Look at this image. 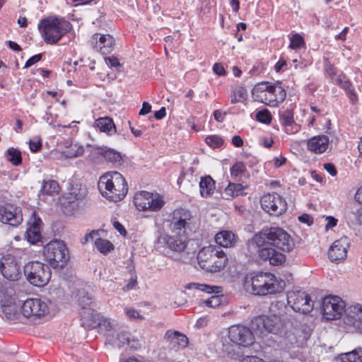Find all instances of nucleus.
<instances>
[{
  "label": "nucleus",
  "instance_id": "nucleus-47",
  "mask_svg": "<svg viewBox=\"0 0 362 362\" xmlns=\"http://www.w3.org/2000/svg\"><path fill=\"white\" fill-rule=\"evenodd\" d=\"M245 170V166L242 162L235 163L230 168V174L237 177Z\"/></svg>",
  "mask_w": 362,
  "mask_h": 362
},
{
  "label": "nucleus",
  "instance_id": "nucleus-28",
  "mask_svg": "<svg viewBox=\"0 0 362 362\" xmlns=\"http://www.w3.org/2000/svg\"><path fill=\"white\" fill-rule=\"evenodd\" d=\"M215 241L221 247H230L235 244L237 238L232 231L222 230L216 235Z\"/></svg>",
  "mask_w": 362,
  "mask_h": 362
},
{
  "label": "nucleus",
  "instance_id": "nucleus-40",
  "mask_svg": "<svg viewBox=\"0 0 362 362\" xmlns=\"http://www.w3.org/2000/svg\"><path fill=\"white\" fill-rule=\"evenodd\" d=\"M59 191V187L57 181H45L41 189V192L49 195L57 194Z\"/></svg>",
  "mask_w": 362,
  "mask_h": 362
},
{
  "label": "nucleus",
  "instance_id": "nucleus-14",
  "mask_svg": "<svg viewBox=\"0 0 362 362\" xmlns=\"http://www.w3.org/2000/svg\"><path fill=\"white\" fill-rule=\"evenodd\" d=\"M228 336L232 343L240 346L248 347L255 341L252 331L240 325L230 326L228 329Z\"/></svg>",
  "mask_w": 362,
  "mask_h": 362
},
{
  "label": "nucleus",
  "instance_id": "nucleus-8",
  "mask_svg": "<svg viewBox=\"0 0 362 362\" xmlns=\"http://www.w3.org/2000/svg\"><path fill=\"white\" fill-rule=\"evenodd\" d=\"M22 315L33 320L48 315L52 310V302L46 298H30L20 305Z\"/></svg>",
  "mask_w": 362,
  "mask_h": 362
},
{
  "label": "nucleus",
  "instance_id": "nucleus-25",
  "mask_svg": "<svg viewBox=\"0 0 362 362\" xmlns=\"http://www.w3.org/2000/svg\"><path fill=\"white\" fill-rule=\"evenodd\" d=\"M33 220L29 228L26 230L25 238L32 243H36L41 239L40 226L42 221L40 218H36L35 212L33 213Z\"/></svg>",
  "mask_w": 362,
  "mask_h": 362
},
{
  "label": "nucleus",
  "instance_id": "nucleus-26",
  "mask_svg": "<svg viewBox=\"0 0 362 362\" xmlns=\"http://www.w3.org/2000/svg\"><path fill=\"white\" fill-rule=\"evenodd\" d=\"M120 337H122L124 340H127V345L131 349H136L140 346V344L137 339L134 337H131V334L129 333L124 332L118 334L115 340L111 337H108L107 341L109 343L114 344L118 348H121L125 345V342L121 341Z\"/></svg>",
  "mask_w": 362,
  "mask_h": 362
},
{
  "label": "nucleus",
  "instance_id": "nucleus-21",
  "mask_svg": "<svg viewBox=\"0 0 362 362\" xmlns=\"http://www.w3.org/2000/svg\"><path fill=\"white\" fill-rule=\"evenodd\" d=\"M164 340L168 347L175 351L185 349L189 344L187 336L180 332L169 329L164 334Z\"/></svg>",
  "mask_w": 362,
  "mask_h": 362
},
{
  "label": "nucleus",
  "instance_id": "nucleus-19",
  "mask_svg": "<svg viewBox=\"0 0 362 362\" xmlns=\"http://www.w3.org/2000/svg\"><path fill=\"white\" fill-rule=\"evenodd\" d=\"M0 271L8 280L17 281L21 275V266L13 256L4 257L0 262Z\"/></svg>",
  "mask_w": 362,
  "mask_h": 362
},
{
  "label": "nucleus",
  "instance_id": "nucleus-9",
  "mask_svg": "<svg viewBox=\"0 0 362 362\" xmlns=\"http://www.w3.org/2000/svg\"><path fill=\"white\" fill-rule=\"evenodd\" d=\"M43 255L54 269H61L69 259L68 249L62 240H54L48 243L43 249Z\"/></svg>",
  "mask_w": 362,
  "mask_h": 362
},
{
  "label": "nucleus",
  "instance_id": "nucleus-49",
  "mask_svg": "<svg viewBox=\"0 0 362 362\" xmlns=\"http://www.w3.org/2000/svg\"><path fill=\"white\" fill-rule=\"evenodd\" d=\"M98 230H92L91 232H90L89 233H87L84 238L81 240V243L83 245H85L88 242H90V241H94L95 240V239L97 238H98Z\"/></svg>",
  "mask_w": 362,
  "mask_h": 362
},
{
  "label": "nucleus",
  "instance_id": "nucleus-17",
  "mask_svg": "<svg viewBox=\"0 0 362 362\" xmlns=\"http://www.w3.org/2000/svg\"><path fill=\"white\" fill-rule=\"evenodd\" d=\"M71 24H39L38 29L46 42L55 43L63 35L71 30Z\"/></svg>",
  "mask_w": 362,
  "mask_h": 362
},
{
  "label": "nucleus",
  "instance_id": "nucleus-36",
  "mask_svg": "<svg viewBox=\"0 0 362 362\" xmlns=\"http://www.w3.org/2000/svg\"><path fill=\"white\" fill-rule=\"evenodd\" d=\"M245 188L246 187L241 184L229 183L225 189V194L227 196V199L241 196L245 194Z\"/></svg>",
  "mask_w": 362,
  "mask_h": 362
},
{
  "label": "nucleus",
  "instance_id": "nucleus-12",
  "mask_svg": "<svg viewBox=\"0 0 362 362\" xmlns=\"http://www.w3.org/2000/svg\"><path fill=\"white\" fill-rule=\"evenodd\" d=\"M323 317L327 320L339 319L343 313L345 314L346 303L337 296H326L322 303Z\"/></svg>",
  "mask_w": 362,
  "mask_h": 362
},
{
  "label": "nucleus",
  "instance_id": "nucleus-58",
  "mask_svg": "<svg viewBox=\"0 0 362 362\" xmlns=\"http://www.w3.org/2000/svg\"><path fill=\"white\" fill-rule=\"evenodd\" d=\"M324 168L332 175L335 176L337 175V170L335 167L332 163H325Z\"/></svg>",
  "mask_w": 362,
  "mask_h": 362
},
{
  "label": "nucleus",
  "instance_id": "nucleus-37",
  "mask_svg": "<svg viewBox=\"0 0 362 362\" xmlns=\"http://www.w3.org/2000/svg\"><path fill=\"white\" fill-rule=\"evenodd\" d=\"M95 247L103 255H107L114 250V245L110 241L101 238H97L95 239Z\"/></svg>",
  "mask_w": 362,
  "mask_h": 362
},
{
  "label": "nucleus",
  "instance_id": "nucleus-27",
  "mask_svg": "<svg viewBox=\"0 0 362 362\" xmlns=\"http://www.w3.org/2000/svg\"><path fill=\"white\" fill-rule=\"evenodd\" d=\"M98 153L101 155L106 161L115 165H120L122 163V158L119 152L107 147H99L97 148Z\"/></svg>",
  "mask_w": 362,
  "mask_h": 362
},
{
  "label": "nucleus",
  "instance_id": "nucleus-23",
  "mask_svg": "<svg viewBox=\"0 0 362 362\" xmlns=\"http://www.w3.org/2000/svg\"><path fill=\"white\" fill-rule=\"evenodd\" d=\"M92 44L98 52L103 54H107L113 50L115 40L109 34L96 33L93 35Z\"/></svg>",
  "mask_w": 362,
  "mask_h": 362
},
{
  "label": "nucleus",
  "instance_id": "nucleus-38",
  "mask_svg": "<svg viewBox=\"0 0 362 362\" xmlns=\"http://www.w3.org/2000/svg\"><path fill=\"white\" fill-rule=\"evenodd\" d=\"M247 98V93L244 87L238 86L234 89L230 96V103L235 104L237 103H244Z\"/></svg>",
  "mask_w": 362,
  "mask_h": 362
},
{
  "label": "nucleus",
  "instance_id": "nucleus-5",
  "mask_svg": "<svg viewBox=\"0 0 362 362\" xmlns=\"http://www.w3.org/2000/svg\"><path fill=\"white\" fill-rule=\"evenodd\" d=\"M197 257L199 267L210 273L219 272L223 269L228 260L223 250L214 245L203 247Z\"/></svg>",
  "mask_w": 362,
  "mask_h": 362
},
{
  "label": "nucleus",
  "instance_id": "nucleus-57",
  "mask_svg": "<svg viewBox=\"0 0 362 362\" xmlns=\"http://www.w3.org/2000/svg\"><path fill=\"white\" fill-rule=\"evenodd\" d=\"M151 105L147 103L144 102L142 105V107L139 111V115H145L151 112Z\"/></svg>",
  "mask_w": 362,
  "mask_h": 362
},
{
  "label": "nucleus",
  "instance_id": "nucleus-32",
  "mask_svg": "<svg viewBox=\"0 0 362 362\" xmlns=\"http://www.w3.org/2000/svg\"><path fill=\"white\" fill-rule=\"evenodd\" d=\"M151 195V193L146 191H141L135 194L134 202L138 210L146 211L147 204H149Z\"/></svg>",
  "mask_w": 362,
  "mask_h": 362
},
{
  "label": "nucleus",
  "instance_id": "nucleus-31",
  "mask_svg": "<svg viewBox=\"0 0 362 362\" xmlns=\"http://www.w3.org/2000/svg\"><path fill=\"white\" fill-rule=\"evenodd\" d=\"M12 290L0 288V304L1 307L4 308V311L6 314H8L10 310H11L12 307H14V305H12Z\"/></svg>",
  "mask_w": 362,
  "mask_h": 362
},
{
  "label": "nucleus",
  "instance_id": "nucleus-20",
  "mask_svg": "<svg viewBox=\"0 0 362 362\" xmlns=\"http://www.w3.org/2000/svg\"><path fill=\"white\" fill-rule=\"evenodd\" d=\"M349 241L346 237H341L335 240L328 251V257L332 262L338 263L344 260L347 256Z\"/></svg>",
  "mask_w": 362,
  "mask_h": 362
},
{
  "label": "nucleus",
  "instance_id": "nucleus-44",
  "mask_svg": "<svg viewBox=\"0 0 362 362\" xmlns=\"http://www.w3.org/2000/svg\"><path fill=\"white\" fill-rule=\"evenodd\" d=\"M280 122L283 126L286 127H291L293 124V112L290 110H286L283 112L280 116Z\"/></svg>",
  "mask_w": 362,
  "mask_h": 362
},
{
  "label": "nucleus",
  "instance_id": "nucleus-53",
  "mask_svg": "<svg viewBox=\"0 0 362 362\" xmlns=\"http://www.w3.org/2000/svg\"><path fill=\"white\" fill-rule=\"evenodd\" d=\"M105 62L110 67H118L120 66L119 62L116 57H106Z\"/></svg>",
  "mask_w": 362,
  "mask_h": 362
},
{
  "label": "nucleus",
  "instance_id": "nucleus-6",
  "mask_svg": "<svg viewBox=\"0 0 362 362\" xmlns=\"http://www.w3.org/2000/svg\"><path fill=\"white\" fill-rule=\"evenodd\" d=\"M299 332L297 328L293 327L291 323L287 322L276 334L279 336L277 344L281 350L289 354L291 358L303 360L304 356L300 351L298 340Z\"/></svg>",
  "mask_w": 362,
  "mask_h": 362
},
{
  "label": "nucleus",
  "instance_id": "nucleus-64",
  "mask_svg": "<svg viewBox=\"0 0 362 362\" xmlns=\"http://www.w3.org/2000/svg\"><path fill=\"white\" fill-rule=\"evenodd\" d=\"M232 144L235 147H240L243 145V140L240 136L236 135L232 138Z\"/></svg>",
  "mask_w": 362,
  "mask_h": 362
},
{
  "label": "nucleus",
  "instance_id": "nucleus-59",
  "mask_svg": "<svg viewBox=\"0 0 362 362\" xmlns=\"http://www.w3.org/2000/svg\"><path fill=\"white\" fill-rule=\"evenodd\" d=\"M326 220L327 221V223L326 224V227H325L327 230L328 228L334 227L337 223V219H336L335 218H334L332 216H327L326 218Z\"/></svg>",
  "mask_w": 362,
  "mask_h": 362
},
{
  "label": "nucleus",
  "instance_id": "nucleus-22",
  "mask_svg": "<svg viewBox=\"0 0 362 362\" xmlns=\"http://www.w3.org/2000/svg\"><path fill=\"white\" fill-rule=\"evenodd\" d=\"M344 322L354 328L362 329V305L354 303L346 308Z\"/></svg>",
  "mask_w": 362,
  "mask_h": 362
},
{
  "label": "nucleus",
  "instance_id": "nucleus-56",
  "mask_svg": "<svg viewBox=\"0 0 362 362\" xmlns=\"http://www.w3.org/2000/svg\"><path fill=\"white\" fill-rule=\"evenodd\" d=\"M299 221L308 224V226L313 223V218L308 214H303L298 217Z\"/></svg>",
  "mask_w": 362,
  "mask_h": 362
},
{
  "label": "nucleus",
  "instance_id": "nucleus-63",
  "mask_svg": "<svg viewBox=\"0 0 362 362\" xmlns=\"http://www.w3.org/2000/svg\"><path fill=\"white\" fill-rule=\"evenodd\" d=\"M114 228L122 235H125L126 230L124 227L118 221L113 223Z\"/></svg>",
  "mask_w": 362,
  "mask_h": 362
},
{
  "label": "nucleus",
  "instance_id": "nucleus-24",
  "mask_svg": "<svg viewBox=\"0 0 362 362\" xmlns=\"http://www.w3.org/2000/svg\"><path fill=\"white\" fill-rule=\"evenodd\" d=\"M329 142V138L325 135L315 136L308 140L307 148L312 153L320 154L327 150Z\"/></svg>",
  "mask_w": 362,
  "mask_h": 362
},
{
  "label": "nucleus",
  "instance_id": "nucleus-2",
  "mask_svg": "<svg viewBox=\"0 0 362 362\" xmlns=\"http://www.w3.org/2000/svg\"><path fill=\"white\" fill-rule=\"evenodd\" d=\"M195 228L194 218L189 211L185 209H176L173 211L170 223L173 234L160 235L157 243L162 246L166 245L172 251L181 252L187 247L189 233Z\"/></svg>",
  "mask_w": 362,
  "mask_h": 362
},
{
  "label": "nucleus",
  "instance_id": "nucleus-55",
  "mask_svg": "<svg viewBox=\"0 0 362 362\" xmlns=\"http://www.w3.org/2000/svg\"><path fill=\"white\" fill-rule=\"evenodd\" d=\"M99 325L100 326L104 327L107 330H110L113 328V323L112 322L107 318H104L100 320L99 322Z\"/></svg>",
  "mask_w": 362,
  "mask_h": 362
},
{
  "label": "nucleus",
  "instance_id": "nucleus-50",
  "mask_svg": "<svg viewBox=\"0 0 362 362\" xmlns=\"http://www.w3.org/2000/svg\"><path fill=\"white\" fill-rule=\"evenodd\" d=\"M125 312H126L127 315L130 319L142 318V317H141V315H140L139 313L134 308H126Z\"/></svg>",
  "mask_w": 362,
  "mask_h": 362
},
{
  "label": "nucleus",
  "instance_id": "nucleus-13",
  "mask_svg": "<svg viewBox=\"0 0 362 362\" xmlns=\"http://www.w3.org/2000/svg\"><path fill=\"white\" fill-rule=\"evenodd\" d=\"M287 303L295 312L308 313L313 308V303L308 294L301 291H288Z\"/></svg>",
  "mask_w": 362,
  "mask_h": 362
},
{
  "label": "nucleus",
  "instance_id": "nucleus-18",
  "mask_svg": "<svg viewBox=\"0 0 362 362\" xmlns=\"http://www.w3.org/2000/svg\"><path fill=\"white\" fill-rule=\"evenodd\" d=\"M0 221L12 226H17L23 221L21 209L13 204L0 206Z\"/></svg>",
  "mask_w": 362,
  "mask_h": 362
},
{
  "label": "nucleus",
  "instance_id": "nucleus-7",
  "mask_svg": "<svg viewBox=\"0 0 362 362\" xmlns=\"http://www.w3.org/2000/svg\"><path fill=\"white\" fill-rule=\"evenodd\" d=\"M252 95L258 101L271 107H276L279 103L285 100L286 93L280 83L271 85L267 82L256 86L252 90Z\"/></svg>",
  "mask_w": 362,
  "mask_h": 362
},
{
  "label": "nucleus",
  "instance_id": "nucleus-15",
  "mask_svg": "<svg viewBox=\"0 0 362 362\" xmlns=\"http://www.w3.org/2000/svg\"><path fill=\"white\" fill-rule=\"evenodd\" d=\"M74 298L81 307L80 313L84 322L86 321L96 322V313L94 310L93 296L88 293L85 289L78 290V293L74 296Z\"/></svg>",
  "mask_w": 362,
  "mask_h": 362
},
{
  "label": "nucleus",
  "instance_id": "nucleus-1",
  "mask_svg": "<svg viewBox=\"0 0 362 362\" xmlns=\"http://www.w3.org/2000/svg\"><path fill=\"white\" fill-rule=\"evenodd\" d=\"M266 244L286 252H291L295 247L291 236L279 227L264 230L248 240L247 247L250 255L257 254L260 259L269 261L270 264L274 266L284 264L286 260V255L272 247H266Z\"/></svg>",
  "mask_w": 362,
  "mask_h": 362
},
{
  "label": "nucleus",
  "instance_id": "nucleus-42",
  "mask_svg": "<svg viewBox=\"0 0 362 362\" xmlns=\"http://www.w3.org/2000/svg\"><path fill=\"white\" fill-rule=\"evenodd\" d=\"M7 159L14 165H18L21 163V153L19 151L11 148L7 151Z\"/></svg>",
  "mask_w": 362,
  "mask_h": 362
},
{
  "label": "nucleus",
  "instance_id": "nucleus-46",
  "mask_svg": "<svg viewBox=\"0 0 362 362\" xmlns=\"http://www.w3.org/2000/svg\"><path fill=\"white\" fill-rule=\"evenodd\" d=\"M256 119L259 122L268 124L272 120V115L269 110H263L257 112Z\"/></svg>",
  "mask_w": 362,
  "mask_h": 362
},
{
  "label": "nucleus",
  "instance_id": "nucleus-43",
  "mask_svg": "<svg viewBox=\"0 0 362 362\" xmlns=\"http://www.w3.org/2000/svg\"><path fill=\"white\" fill-rule=\"evenodd\" d=\"M289 47L293 49H298L304 45L303 37L298 33L291 34L289 36Z\"/></svg>",
  "mask_w": 362,
  "mask_h": 362
},
{
  "label": "nucleus",
  "instance_id": "nucleus-39",
  "mask_svg": "<svg viewBox=\"0 0 362 362\" xmlns=\"http://www.w3.org/2000/svg\"><path fill=\"white\" fill-rule=\"evenodd\" d=\"M69 194L71 196L70 199H83L87 195V188L81 184H74L70 189Z\"/></svg>",
  "mask_w": 362,
  "mask_h": 362
},
{
  "label": "nucleus",
  "instance_id": "nucleus-33",
  "mask_svg": "<svg viewBox=\"0 0 362 362\" xmlns=\"http://www.w3.org/2000/svg\"><path fill=\"white\" fill-rule=\"evenodd\" d=\"M189 290H198L206 293H220L222 292V288L220 286H210L205 284L190 283L186 286Z\"/></svg>",
  "mask_w": 362,
  "mask_h": 362
},
{
  "label": "nucleus",
  "instance_id": "nucleus-48",
  "mask_svg": "<svg viewBox=\"0 0 362 362\" xmlns=\"http://www.w3.org/2000/svg\"><path fill=\"white\" fill-rule=\"evenodd\" d=\"M205 305L210 308H216L221 303V298L218 296H212L204 302Z\"/></svg>",
  "mask_w": 362,
  "mask_h": 362
},
{
  "label": "nucleus",
  "instance_id": "nucleus-11",
  "mask_svg": "<svg viewBox=\"0 0 362 362\" xmlns=\"http://www.w3.org/2000/svg\"><path fill=\"white\" fill-rule=\"evenodd\" d=\"M281 312L270 316H258L252 321V327L259 332L262 336L267 333L276 335L286 323L282 322L280 317Z\"/></svg>",
  "mask_w": 362,
  "mask_h": 362
},
{
  "label": "nucleus",
  "instance_id": "nucleus-34",
  "mask_svg": "<svg viewBox=\"0 0 362 362\" xmlns=\"http://www.w3.org/2000/svg\"><path fill=\"white\" fill-rule=\"evenodd\" d=\"M84 153V147L78 143H71L66 146L63 151V154L66 158H74L81 156Z\"/></svg>",
  "mask_w": 362,
  "mask_h": 362
},
{
  "label": "nucleus",
  "instance_id": "nucleus-3",
  "mask_svg": "<svg viewBox=\"0 0 362 362\" xmlns=\"http://www.w3.org/2000/svg\"><path fill=\"white\" fill-rule=\"evenodd\" d=\"M245 290L251 294L264 296L282 291L284 281L277 279L271 273H258L247 275L243 283Z\"/></svg>",
  "mask_w": 362,
  "mask_h": 362
},
{
  "label": "nucleus",
  "instance_id": "nucleus-60",
  "mask_svg": "<svg viewBox=\"0 0 362 362\" xmlns=\"http://www.w3.org/2000/svg\"><path fill=\"white\" fill-rule=\"evenodd\" d=\"M299 131V127L296 124H292L291 127H286L285 132L288 134H293Z\"/></svg>",
  "mask_w": 362,
  "mask_h": 362
},
{
  "label": "nucleus",
  "instance_id": "nucleus-51",
  "mask_svg": "<svg viewBox=\"0 0 362 362\" xmlns=\"http://www.w3.org/2000/svg\"><path fill=\"white\" fill-rule=\"evenodd\" d=\"M41 58H42L41 54H38L33 56L25 62L24 67L28 68V67L31 66L32 65H33L35 63H37V62H39L41 59Z\"/></svg>",
  "mask_w": 362,
  "mask_h": 362
},
{
  "label": "nucleus",
  "instance_id": "nucleus-10",
  "mask_svg": "<svg viewBox=\"0 0 362 362\" xmlns=\"http://www.w3.org/2000/svg\"><path fill=\"white\" fill-rule=\"evenodd\" d=\"M24 274L28 281L35 286H44L51 278L49 267L40 262H29L24 266Z\"/></svg>",
  "mask_w": 362,
  "mask_h": 362
},
{
  "label": "nucleus",
  "instance_id": "nucleus-52",
  "mask_svg": "<svg viewBox=\"0 0 362 362\" xmlns=\"http://www.w3.org/2000/svg\"><path fill=\"white\" fill-rule=\"evenodd\" d=\"M214 72L218 76H224L226 71L223 66L219 63H216L213 66Z\"/></svg>",
  "mask_w": 362,
  "mask_h": 362
},
{
  "label": "nucleus",
  "instance_id": "nucleus-4",
  "mask_svg": "<svg viewBox=\"0 0 362 362\" xmlns=\"http://www.w3.org/2000/svg\"><path fill=\"white\" fill-rule=\"evenodd\" d=\"M98 185L101 194L113 202L123 199L128 191L125 179L116 171L103 175L99 179Z\"/></svg>",
  "mask_w": 362,
  "mask_h": 362
},
{
  "label": "nucleus",
  "instance_id": "nucleus-29",
  "mask_svg": "<svg viewBox=\"0 0 362 362\" xmlns=\"http://www.w3.org/2000/svg\"><path fill=\"white\" fill-rule=\"evenodd\" d=\"M95 127L100 132L112 136L116 132V127L112 119L108 117H100L95 120Z\"/></svg>",
  "mask_w": 362,
  "mask_h": 362
},
{
  "label": "nucleus",
  "instance_id": "nucleus-30",
  "mask_svg": "<svg viewBox=\"0 0 362 362\" xmlns=\"http://www.w3.org/2000/svg\"><path fill=\"white\" fill-rule=\"evenodd\" d=\"M215 182L210 176L202 177L199 182V192L202 197H210L214 192Z\"/></svg>",
  "mask_w": 362,
  "mask_h": 362
},
{
  "label": "nucleus",
  "instance_id": "nucleus-16",
  "mask_svg": "<svg viewBox=\"0 0 362 362\" xmlns=\"http://www.w3.org/2000/svg\"><path fill=\"white\" fill-rule=\"evenodd\" d=\"M262 209L271 215H280L287 209L285 199L276 193L264 194L261 199Z\"/></svg>",
  "mask_w": 362,
  "mask_h": 362
},
{
  "label": "nucleus",
  "instance_id": "nucleus-61",
  "mask_svg": "<svg viewBox=\"0 0 362 362\" xmlns=\"http://www.w3.org/2000/svg\"><path fill=\"white\" fill-rule=\"evenodd\" d=\"M214 119L217 122H222L225 119L226 113H223L220 110H215L214 112Z\"/></svg>",
  "mask_w": 362,
  "mask_h": 362
},
{
  "label": "nucleus",
  "instance_id": "nucleus-54",
  "mask_svg": "<svg viewBox=\"0 0 362 362\" xmlns=\"http://www.w3.org/2000/svg\"><path fill=\"white\" fill-rule=\"evenodd\" d=\"M42 147V144L40 141H30L29 148L32 152H37Z\"/></svg>",
  "mask_w": 362,
  "mask_h": 362
},
{
  "label": "nucleus",
  "instance_id": "nucleus-35",
  "mask_svg": "<svg viewBox=\"0 0 362 362\" xmlns=\"http://www.w3.org/2000/svg\"><path fill=\"white\" fill-rule=\"evenodd\" d=\"M164 200L159 194L151 193L149 199V204H147L146 211H158L161 209L164 205Z\"/></svg>",
  "mask_w": 362,
  "mask_h": 362
},
{
  "label": "nucleus",
  "instance_id": "nucleus-62",
  "mask_svg": "<svg viewBox=\"0 0 362 362\" xmlns=\"http://www.w3.org/2000/svg\"><path fill=\"white\" fill-rule=\"evenodd\" d=\"M286 66V62L284 59H280L274 66V69L276 72H280L284 66Z\"/></svg>",
  "mask_w": 362,
  "mask_h": 362
},
{
  "label": "nucleus",
  "instance_id": "nucleus-41",
  "mask_svg": "<svg viewBox=\"0 0 362 362\" xmlns=\"http://www.w3.org/2000/svg\"><path fill=\"white\" fill-rule=\"evenodd\" d=\"M206 143L211 148H221L225 146L224 140L218 135H210L206 137Z\"/></svg>",
  "mask_w": 362,
  "mask_h": 362
},
{
  "label": "nucleus",
  "instance_id": "nucleus-45",
  "mask_svg": "<svg viewBox=\"0 0 362 362\" xmlns=\"http://www.w3.org/2000/svg\"><path fill=\"white\" fill-rule=\"evenodd\" d=\"M340 359L341 362H359L357 351L355 349L341 354Z\"/></svg>",
  "mask_w": 362,
  "mask_h": 362
}]
</instances>
